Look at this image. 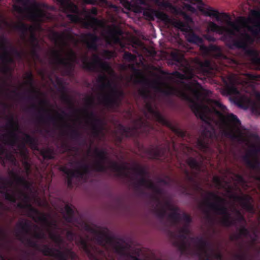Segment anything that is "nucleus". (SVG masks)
Masks as SVG:
<instances>
[{
  "label": "nucleus",
  "instance_id": "29",
  "mask_svg": "<svg viewBox=\"0 0 260 260\" xmlns=\"http://www.w3.org/2000/svg\"><path fill=\"white\" fill-rule=\"evenodd\" d=\"M75 163L80 166L79 169L75 170V172L77 174V177L78 178H83L86 175L90 173V168L88 164L79 161H76Z\"/></svg>",
  "mask_w": 260,
  "mask_h": 260
},
{
  "label": "nucleus",
  "instance_id": "12",
  "mask_svg": "<svg viewBox=\"0 0 260 260\" xmlns=\"http://www.w3.org/2000/svg\"><path fill=\"white\" fill-rule=\"evenodd\" d=\"M7 39L4 36L0 37V58L4 64L2 68V73L5 74L11 71L9 64L15 62L14 58L7 50Z\"/></svg>",
  "mask_w": 260,
  "mask_h": 260
},
{
  "label": "nucleus",
  "instance_id": "20",
  "mask_svg": "<svg viewBox=\"0 0 260 260\" xmlns=\"http://www.w3.org/2000/svg\"><path fill=\"white\" fill-rule=\"evenodd\" d=\"M193 240L201 251V253H200V257L202 258L204 256L208 259L210 257L209 250H210L212 248L211 243L203 237H196L193 238Z\"/></svg>",
  "mask_w": 260,
  "mask_h": 260
},
{
  "label": "nucleus",
  "instance_id": "1",
  "mask_svg": "<svg viewBox=\"0 0 260 260\" xmlns=\"http://www.w3.org/2000/svg\"><path fill=\"white\" fill-rule=\"evenodd\" d=\"M5 118L8 121L6 127L11 131L4 136L5 143L11 147L17 146V148L14 149V153L19 154L22 158L25 172L27 176H29L31 173V169L28 161V150L26 145H28L32 150H38V140L20 129L18 122L15 120L13 114L6 116Z\"/></svg>",
  "mask_w": 260,
  "mask_h": 260
},
{
  "label": "nucleus",
  "instance_id": "40",
  "mask_svg": "<svg viewBox=\"0 0 260 260\" xmlns=\"http://www.w3.org/2000/svg\"><path fill=\"white\" fill-rule=\"evenodd\" d=\"M186 164L192 170L200 172L202 170V162L198 161L195 158L189 157L186 160Z\"/></svg>",
  "mask_w": 260,
  "mask_h": 260
},
{
  "label": "nucleus",
  "instance_id": "2",
  "mask_svg": "<svg viewBox=\"0 0 260 260\" xmlns=\"http://www.w3.org/2000/svg\"><path fill=\"white\" fill-rule=\"evenodd\" d=\"M145 81L146 84L155 89L165 95L178 96L188 102L189 103V107L191 110L196 116L200 118L205 123L210 124L209 122L210 118L208 115V113L210 111L209 107L205 104H200L198 102L202 96L201 91L202 87L199 83L196 82L192 85L187 86L188 90L191 93L194 98H192L186 92L176 87L166 85V88H162V86L165 84L159 80H156L150 82L146 79Z\"/></svg>",
  "mask_w": 260,
  "mask_h": 260
},
{
  "label": "nucleus",
  "instance_id": "54",
  "mask_svg": "<svg viewBox=\"0 0 260 260\" xmlns=\"http://www.w3.org/2000/svg\"><path fill=\"white\" fill-rule=\"evenodd\" d=\"M68 60L78 62V57L77 53L72 49L69 48L68 52Z\"/></svg>",
  "mask_w": 260,
  "mask_h": 260
},
{
  "label": "nucleus",
  "instance_id": "4",
  "mask_svg": "<svg viewBox=\"0 0 260 260\" xmlns=\"http://www.w3.org/2000/svg\"><path fill=\"white\" fill-rule=\"evenodd\" d=\"M16 1L22 4L24 8L15 5L13 6L14 10L19 13H22L24 11H25L28 14V18L32 21L40 23L51 18L49 14L43 10V9L48 8L46 4L34 1L29 6V0H16Z\"/></svg>",
  "mask_w": 260,
  "mask_h": 260
},
{
  "label": "nucleus",
  "instance_id": "37",
  "mask_svg": "<svg viewBox=\"0 0 260 260\" xmlns=\"http://www.w3.org/2000/svg\"><path fill=\"white\" fill-rule=\"evenodd\" d=\"M60 91H62V94L61 95V100L62 102L65 103L66 104L69 105L71 108L73 109L74 111L76 112H78L80 111L79 110L75 109L74 107L73 103L72 101L71 98L66 93L65 86L62 85L61 83L60 84Z\"/></svg>",
  "mask_w": 260,
  "mask_h": 260
},
{
  "label": "nucleus",
  "instance_id": "46",
  "mask_svg": "<svg viewBox=\"0 0 260 260\" xmlns=\"http://www.w3.org/2000/svg\"><path fill=\"white\" fill-rule=\"evenodd\" d=\"M38 120L42 123L51 122L54 126L57 125V120L56 117L50 115H48L46 117L43 115H40L38 117Z\"/></svg>",
  "mask_w": 260,
  "mask_h": 260
},
{
  "label": "nucleus",
  "instance_id": "11",
  "mask_svg": "<svg viewBox=\"0 0 260 260\" xmlns=\"http://www.w3.org/2000/svg\"><path fill=\"white\" fill-rule=\"evenodd\" d=\"M42 249V253L45 256H51L54 257L58 260H77L78 256L72 249L66 248L64 251L56 249L55 248L50 247L47 245H44Z\"/></svg>",
  "mask_w": 260,
  "mask_h": 260
},
{
  "label": "nucleus",
  "instance_id": "15",
  "mask_svg": "<svg viewBox=\"0 0 260 260\" xmlns=\"http://www.w3.org/2000/svg\"><path fill=\"white\" fill-rule=\"evenodd\" d=\"M52 55L55 63L62 65L64 67L63 75L71 76L74 71L75 63L78 62L68 60L67 58L63 57L60 52L57 50H53Z\"/></svg>",
  "mask_w": 260,
  "mask_h": 260
},
{
  "label": "nucleus",
  "instance_id": "53",
  "mask_svg": "<svg viewBox=\"0 0 260 260\" xmlns=\"http://www.w3.org/2000/svg\"><path fill=\"white\" fill-rule=\"evenodd\" d=\"M149 189H151L155 194L158 196H161L164 193L163 189L153 182L149 183Z\"/></svg>",
  "mask_w": 260,
  "mask_h": 260
},
{
  "label": "nucleus",
  "instance_id": "60",
  "mask_svg": "<svg viewBox=\"0 0 260 260\" xmlns=\"http://www.w3.org/2000/svg\"><path fill=\"white\" fill-rule=\"evenodd\" d=\"M211 252V259L212 258H215L217 260H223V256L220 252H215L214 249L212 248L210 249Z\"/></svg>",
  "mask_w": 260,
  "mask_h": 260
},
{
  "label": "nucleus",
  "instance_id": "48",
  "mask_svg": "<svg viewBox=\"0 0 260 260\" xmlns=\"http://www.w3.org/2000/svg\"><path fill=\"white\" fill-rule=\"evenodd\" d=\"M225 91L228 95H239L240 94L239 90L233 83L227 85L225 88Z\"/></svg>",
  "mask_w": 260,
  "mask_h": 260
},
{
  "label": "nucleus",
  "instance_id": "5",
  "mask_svg": "<svg viewBox=\"0 0 260 260\" xmlns=\"http://www.w3.org/2000/svg\"><path fill=\"white\" fill-rule=\"evenodd\" d=\"M208 197L205 202L208 208L216 214L223 216L221 224L225 227L231 226L235 223V220H231V214L225 206V200L213 191H207Z\"/></svg>",
  "mask_w": 260,
  "mask_h": 260
},
{
  "label": "nucleus",
  "instance_id": "9",
  "mask_svg": "<svg viewBox=\"0 0 260 260\" xmlns=\"http://www.w3.org/2000/svg\"><path fill=\"white\" fill-rule=\"evenodd\" d=\"M182 30L186 32L185 38L187 41L190 43L199 45L200 50L204 55L213 56L216 58L221 56V50L217 46L210 44L209 46H206L203 44V39L192 31H187L184 29H182Z\"/></svg>",
  "mask_w": 260,
  "mask_h": 260
},
{
  "label": "nucleus",
  "instance_id": "18",
  "mask_svg": "<svg viewBox=\"0 0 260 260\" xmlns=\"http://www.w3.org/2000/svg\"><path fill=\"white\" fill-rule=\"evenodd\" d=\"M9 182L7 179L0 176V193L6 200L15 203L17 200L16 191L8 187Z\"/></svg>",
  "mask_w": 260,
  "mask_h": 260
},
{
  "label": "nucleus",
  "instance_id": "61",
  "mask_svg": "<svg viewBox=\"0 0 260 260\" xmlns=\"http://www.w3.org/2000/svg\"><path fill=\"white\" fill-rule=\"evenodd\" d=\"M83 111L85 114L86 117L91 121L94 120V117H96L94 112L92 111H89L87 109H84Z\"/></svg>",
  "mask_w": 260,
  "mask_h": 260
},
{
  "label": "nucleus",
  "instance_id": "56",
  "mask_svg": "<svg viewBox=\"0 0 260 260\" xmlns=\"http://www.w3.org/2000/svg\"><path fill=\"white\" fill-rule=\"evenodd\" d=\"M156 216L161 220H163L167 214V211L165 207H160L155 209Z\"/></svg>",
  "mask_w": 260,
  "mask_h": 260
},
{
  "label": "nucleus",
  "instance_id": "36",
  "mask_svg": "<svg viewBox=\"0 0 260 260\" xmlns=\"http://www.w3.org/2000/svg\"><path fill=\"white\" fill-rule=\"evenodd\" d=\"M64 126L70 128V132L69 135L71 139L76 141L79 142L82 138V134L76 128H73L69 124L64 122Z\"/></svg>",
  "mask_w": 260,
  "mask_h": 260
},
{
  "label": "nucleus",
  "instance_id": "43",
  "mask_svg": "<svg viewBox=\"0 0 260 260\" xmlns=\"http://www.w3.org/2000/svg\"><path fill=\"white\" fill-rule=\"evenodd\" d=\"M137 175L141 177L146 176L148 174V172L146 167L142 166L136 164L134 167L131 168Z\"/></svg>",
  "mask_w": 260,
  "mask_h": 260
},
{
  "label": "nucleus",
  "instance_id": "63",
  "mask_svg": "<svg viewBox=\"0 0 260 260\" xmlns=\"http://www.w3.org/2000/svg\"><path fill=\"white\" fill-rule=\"evenodd\" d=\"M60 171L63 172L64 174H66L67 176H69L70 175L74 174L75 172V170H73L71 169H69L66 166H62L59 169Z\"/></svg>",
  "mask_w": 260,
  "mask_h": 260
},
{
  "label": "nucleus",
  "instance_id": "13",
  "mask_svg": "<svg viewBox=\"0 0 260 260\" xmlns=\"http://www.w3.org/2000/svg\"><path fill=\"white\" fill-rule=\"evenodd\" d=\"M226 32L230 40H231L232 44L236 48L242 49L246 51L247 48L248 44H252L253 42L252 37L247 33H243L240 35L238 39L233 38L235 36V32L231 29H226Z\"/></svg>",
  "mask_w": 260,
  "mask_h": 260
},
{
  "label": "nucleus",
  "instance_id": "41",
  "mask_svg": "<svg viewBox=\"0 0 260 260\" xmlns=\"http://www.w3.org/2000/svg\"><path fill=\"white\" fill-rule=\"evenodd\" d=\"M66 215L63 216L64 220L68 223H72L74 220V211L73 208L69 205L64 207Z\"/></svg>",
  "mask_w": 260,
  "mask_h": 260
},
{
  "label": "nucleus",
  "instance_id": "22",
  "mask_svg": "<svg viewBox=\"0 0 260 260\" xmlns=\"http://www.w3.org/2000/svg\"><path fill=\"white\" fill-rule=\"evenodd\" d=\"M233 198L235 200L239 202L242 207L247 212L252 214L255 212V209L252 203L253 200L249 195H234Z\"/></svg>",
  "mask_w": 260,
  "mask_h": 260
},
{
  "label": "nucleus",
  "instance_id": "3",
  "mask_svg": "<svg viewBox=\"0 0 260 260\" xmlns=\"http://www.w3.org/2000/svg\"><path fill=\"white\" fill-rule=\"evenodd\" d=\"M59 5V7L62 12L67 14V17L71 22L74 23H82L86 28H95L99 25V19L91 16L86 10L84 12L86 13L85 19L81 17V11L78 7L70 0H56Z\"/></svg>",
  "mask_w": 260,
  "mask_h": 260
},
{
  "label": "nucleus",
  "instance_id": "35",
  "mask_svg": "<svg viewBox=\"0 0 260 260\" xmlns=\"http://www.w3.org/2000/svg\"><path fill=\"white\" fill-rule=\"evenodd\" d=\"M17 236L22 242L24 243L28 246L34 248L42 253V249L43 248V246L45 244L40 246L36 241L30 238H24L19 233L17 234Z\"/></svg>",
  "mask_w": 260,
  "mask_h": 260
},
{
  "label": "nucleus",
  "instance_id": "45",
  "mask_svg": "<svg viewBox=\"0 0 260 260\" xmlns=\"http://www.w3.org/2000/svg\"><path fill=\"white\" fill-rule=\"evenodd\" d=\"M236 215V218H233L231 217V220H235V223L232 224L233 225H236L237 223L246 224V220L244 216L242 214L241 212L236 209L234 210Z\"/></svg>",
  "mask_w": 260,
  "mask_h": 260
},
{
  "label": "nucleus",
  "instance_id": "57",
  "mask_svg": "<svg viewBox=\"0 0 260 260\" xmlns=\"http://www.w3.org/2000/svg\"><path fill=\"white\" fill-rule=\"evenodd\" d=\"M156 4L157 6L164 8H169L170 9H174V7L172 4L168 1L160 2L158 0L156 1Z\"/></svg>",
  "mask_w": 260,
  "mask_h": 260
},
{
  "label": "nucleus",
  "instance_id": "55",
  "mask_svg": "<svg viewBox=\"0 0 260 260\" xmlns=\"http://www.w3.org/2000/svg\"><path fill=\"white\" fill-rule=\"evenodd\" d=\"M146 176H142L137 181L138 186H145L149 188V183H152V181L146 178Z\"/></svg>",
  "mask_w": 260,
  "mask_h": 260
},
{
  "label": "nucleus",
  "instance_id": "25",
  "mask_svg": "<svg viewBox=\"0 0 260 260\" xmlns=\"http://www.w3.org/2000/svg\"><path fill=\"white\" fill-rule=\"evenodd\" d=\"M252 147V149L250 150L249 153L243 156V160L246 166L249 168L253 170L258 169L260 168L259 161L257 159L252 161L250 158V154H255L258 152V149L254 146Z\"/></svg>",
  "mask_w": 260,
  "mask_h": 260
},
{
  "label": "nucleus",
  "instance_id": "14",
  "mask_svg": "<svg viewBox=\"0 0 260 260\" xmlns=\"http://www.w3.org/2000/svg\"><path fill=\"white\" fill-rule=\"evenodd\" d=\"M92 56L93 60L91 62L88 60L87 56L84 57L82 63L83 68L84 69L91 72L97 71L98 67L105 71H108L111 69L109 64L106 62L102 61L99 55L94 54Z\"/></svg>",
  "mask_w": 260,
  "mask_h": 260
},
{
  "label": "nucleus",
  "instance_id": "16",
  "mask_svg": "<svg viewBox=\"0 0 260 260\" xmlns=\"http://www.w3.org/2000/svg\"><path fill=\"white\" fill-rule=\"evenodd\" d=\"M221 118L223 124L228 128L223 131L224 134L228 137H232L234 136L233 132L230 129L231 126L238 127L241 125V121L236 115L233 113L223 115L221 114Z\"/></svg>",
  "mask_w": 260,
  "mask_h": 260
},
{
  "label": "nucleus",
  "instance_id": "34",
  "mask_svg": "<svg viewBox=\"0 0 260 260\" xmlns=\"http://www.w3.org/2000/svg\"><path fill=\"white\" fill-rule=\"evenodd\" d=\"M3 157L14 164L17 161L14 154L12 152H9L4 146L0 144V161L3 160Z\"/></svg>",
  "mask_w": 260,
  "mask_h": 260
},
{
  "label": "nucleus",
  "instance_id": "44",
  "mask_svg": "<svg viewBox=\"0 0 260 260\" xmlns=\"http://www.w3.org/2000/svg\"><path fill=\"white\" fill-rule=\"evenodd\" d=\"M38 220L44 224L46 226L54 229H57L58 225L55 220L50 221L45 214H42L38 217Z\"/></svg>",
  "mask_w": 260,
  "mask_h": 260
},
{
  "label": "nucleus",
  "instance_id": "28",
  "mask_svg": "<svg viewBox=\"0 0 260 260\" xmlns=\"http://www.w3.org/2000/svg\"><path fill=\"white\" fill-rule=\"evenodd\" d=\"M103 102L107 107L114 109L118 108L121 105L122 100L109 94L104 96Z\"/></svg>",
  "mask_w": 260,
  "mask_h": 260
},
{
  "label": "nucleus",
  "instance_id": "50",
  "mask_svg": "<svg viewBox=\"0 0 260 260\" xmlns=\"http://www.w3.org/2000/svg\"><path fill=\"white\" fill-rule=\"evenodd\" d=\"M17 206L19 208L28 209L31 213L35 214H39L38 210L33 207L29 203L23 204L22 203H18L17 204Z\"/></svg>",
  "mask_w": 260,
  "mask_h": 260
},
{
  "label": "nucleus",
  "instance_id": "6",
  "mask_svg": "<svg viewBox=\"0 0 260 260\" xmlns=\"http://www.w3.org/2000/svg\"><path fill=\"white\" fill-rule=\"evenodd\" d=\"M94 152L98 158L92 166V170L98 172H106L108 169H111L113 172L116 173L118 176H126L125 172L128 168L125 165H120L117 162L113 161L109 162L110 165L107 166L105 162L108 160L107 153L106 150L95 148Z\"/></svg>",
  "mask_w": 260,
  "mask_h": 260
},
{
  "label": "nucleus",
  "instance_id": "52",
  "mask_svg": "<svg viewBox=\"0 0 260 260\" xmlns=\"http://www.w3.org/2000/svg\"><path fill=\"white\" fill-rule=\"evenodd\" d=\"M199 65L204 73H208L212 69L211 62L208 60L200 62Z\"/></svg>",
  "mask_w": 260,
  "mask_h": 260
},
{
  "label": "nucleus",
  "instance_id": "47",
  "mask_svg": "<svg viewBox=\"0 0 260 260\" xmlns=\"http://www.w3.org/2000/svg\"><path fill=\"white\" fill-rule=\"evenodd\" d=\"M40 152L44 159H52L54 158L53 150L49 148L41 149Z\"/></svg>",
  "mask_w": 260,
  "mask_h": 260
},
{
  "label": "nucleus",
  "instance_id": "27",
  "mask_svg": "<svg viewBox=\"0 0 260 260\" xmlns=\"http://www.w3.org/2000/svg\"><path fill=\"white\" fill-rule=\"evenodd\" d=\"M245 54L250 58L251 63L260 69V56L259 52L254 49H247Z\"/></svg>",
  "mask_w": 260,
  "mask_h": 260
},
{
  "label": "nucleus",
  "instance_id": "49",
  "mask_svg": "<svg viewBox=\"0 0 260 260\" xmlns=\"http://www.w3.org/2000/svg\"><path fill=\"white\" fill-rule=\"evenodd\" d=\"M110 88L111 92L110 95L122 101L125 95L124 91L122 90L117 89L115 87H111Z\"/></svg>",
  "mask_w": 260,
  "mask_h": 260
},
{
  "label": "nucleus",
  "instance_id": "19",
  "mask_svg": "<svg viewBox=\"0 0 260 260\" xmlns=\"http://www.w3.org/2000/svg\"><path fill=\"white\" fill-rule=\"evenodd\" d=\"M203 138H200L197 140V145L198 148L203 152H206L209 148L208 140L207 138L212 139L215 135V131L214 127L211 129L205 128L202 132Z\"/></svg>",
  "mask_w": 260,
  "mask_h": 260
},
{
  "label": "nucleus",
  "instance_id": "10",
  "mask_svg": "<svg viewBox=\"0 0 260 260\" xmlns=\"http://www.w3.org/2000/svg\"><path fill=\"white\" fill-rule=\"evenodd\" d=\"M145 108L147 112L152 115L156 121L169 127L178 137L181 138H184L186 137V131H183L176 125H173L159 111L155 109L151 103L147 102L145 105Z\"/></svg>",
  "mask_w": 260,
  "mask_h": 260
},
{
  "label": "nucleus",
  "instance_id": "38",
  "mask_svg": "<svg viewBox=\"0 0 260 260\" xmlns=\"http://www.w3.org/2000/svg\"><path fill=\"white\" fill-rule=\"evenodd\" d=\"M96 81L100 84L99 87L101 89L111 87V84L108 80L107 76L105 74L99 75L96 79Z\"/></svg>",
  "mask_w": 260,
  "mask_h": 260
},
{
  "label": "nucleus",
  "instance_id": "64",
  "mask_svg": "<svg viewBox=\"0 0 260 260\" xmlns=\"http://www.w3.org/2000/svg\"><path fill=\"white\" fill-rule=\"evenodd\" d=\"M54 242L56 244L57 246L58 247V249L61 250L62 246L64 243V240L60 235H58L57 237L56 238L55 240L54 241Z\"/></svg>",
  "mask_w": 260,
  "mask_h": 260
},
{
  "label": "nucleus",
  "instance_id": "31",
  "mask_svg": "<svg viewBox=\"0 0 260 260\" xmlns=\"http://www.w3.org/2000/svg\"><path fill=\"white\" fill-rule=\"evenodd\" d=\"M14 28L20 32L23 39H25L28 31H34V27L31 25H28L24 22H19L14 25Z\"/></svg>",
  "mask_w": 260,
  "mask_h": 260
},
{
  "label": "nucleus",
  "instance_id": "39",
  "mask_svg": "<svg viewBox=\"0 0 260 260\" xmlns=\"http://www.w3.org/2000/svg\"><path fill=\"white\" fill-rule=\"evenodd\" d=\"M13 176L14 180L18 185L22 186L24 189L27 190L30 189L31 184L29 181H27L25 177L15 174H14Z\"/></svg>",
  "mask_w": 260,
  "mask_h": 260
},
{
  "label": "nucleus",
  "instance_id": "59",
  "mask_svg": "<svg viewBox=\"0 0 260 260\" xmlns=\"http://www.w3.org/2000/svg\"><path fill=\"white\" fill-rule=\"evenodd\" d=\"M112 34V37L116 42L119 41V39L117 36L121 35L122 34V31L119 29L114 28L110 31Z\"/></svg>",
  "mask_w": 260,
  "mask_h": 260
},
{
  "label": "nucleus",
  "instance_id": "58",
  "mask_svg": "<svg viewBox=\"0 0 260 260\" xmlns=\"http://www.w3.org/2000/svg\"><path fill=\"white\" fill-rule=\"evenodd\" d=\"M11 52L19 59H22L25 54L24 51H20L13 46H11Z\"/></svg>",
  "mask_w": 260,
  "mask_h": 260
},
{
  "label": "nucleus",
  "instance_id": "26",
  "mask_svg": "<svg viewBox=\"0 0 260 260\" xmlns=\"http://www.w3.org/2000/svg\"><path fill=\"white\" fill-rule=\"evenodd\" d=\"M71 29L68 28L65 29L61 34L55 32L54 36L57 40L61 42L63 46L67 45V40H70L71 41H75L76 43L78 41L76 39L70 34Z\"/></svg>",
  "mask_w": 260,
  "mask_h": 260
},
{
  "label": "nucleus",
  "instance_id": "30",
  "mask_svg": "<svg viewBox=\"0 0 260 260\" xmlns=\"http://www.w3.org/2000/svg\"><path fill=\"white\" fill-rule=\"evenodd\" d=\"M252 15L257 19H260V11L253 10L251 12ZM248 30L251 34L254 36H257L260 34V21L256 22L255 24L248 28Z\"/></svg>",
  "mask_w": 260,
  "mask_h": 260
},
{
  "label": "nucleus",
  "instance_id": "8",
  "mask_svg": "<svg viewBox=\"0 0 260 260\" xmlns=\"http://www.w3.org/2000/svg\"><path fill=\"white\" fill-rule=\"evenodd\" d=\"M181 220L184 222V225L179 228L176 233L170 232V235L171 238L174 240L173 245L183 251L186 248V240L190 233L189 225L192 219L189 215L183 213L181 215Z\"/></svg>",
  "mask_w": 260,
  "mask_h": 260
},
{
  "label": "nucleus",
  "instance_id": "62",
  "mask_svg": "<svg viewBox=\"0 0 260 260\" xmlns=\"http://www.w3.org/2000/svg\"><path fill=\"white\" fill-rule=\"evenodd\" d=\"M123 58L129 62L133 61L136 59V56L129 52H125L123 54Z\"/></svg>",
  "mask_w": 260,
  "mask_h": 260
},
{
  "label": "nucleus",
  "instance_id": "32",
  "mask_svg": "<svg viewBox=\"0 0 260 260\" xmlns=\"http://www.w3.org/2000/svg\"><path fill=\"white\" fill-rule=\"evenodd\" d=\"M91 122L92 134L94 137H98L102 132L103 121L101 118L96 116Z\"/></svg>",
  "mask_w": 260,
  "mask_h": 260
},
{
  "label": "nucleus",
  "instance_id": "33",
  "mask_svg": "<svg viewBox=\"0 0 260 260\" xmlns=\"http://www.w3.org/2000/svg\"><path fill=\"white\" fill-rule=\"evenodd\" d=\"M17 227L19 229L21 234L23 235H30L31 234L32 225L31 223L28 221H19L17 224Z\"/></svg>",
  "mask_w": 260,
  "mask_h": 260
},
{
  "label": "nucleus",
  "instance_id": "7",
  "mask_svg": "<svg viewBox=\"0 0 260 260\" xmlns=\"http://www.w3.org/2000/svg\"><path fill=\"white\" fill-rule=\"evenodd\" d=\"M152 129L150 122L142 117L134 120L133 126H125L122 124L118 125V129L121 132L122 135L126 138H136L140 133L147 135Z\"/></svg>",
  "mask_w": 260,
  "mask_h": 260
},
{
  "label": "nucleus",
  "instance_id": "24",
  "mask_svg": "<svg viewBox=\"0 0 260 260\" xmlns=\"http://www.w3.org/2000/svg\"><path fill=\"white\" fill-rule=\"evenodd\" d=\"M143 15L151 20H153L154 17L163 21L168 22L170 20L168 15L166 13L159 10L151 8L145 9L143 11Z\"/></svg>",
  "mask_w": 260,
  "mask_h": 260
},
{
  "label": "nucleus",
  "instance_id": "21",
  "mask_svg": "<svg viewBox=\"0 0 260 260\" xmlns=\"http://www.w3.org/2000/svg\"><path fill=\"white\" fill-rule=\"evenodd\" d=\"M206 15L209 16H212L217 19V21L220 20V16H221L222 18L226 22V23L231 26L235 30H238V27L237 26L235 23L231 21V18L229 14L225 13H222L219 14V12L212 8H209L207 10Z\"/></svg>",
  "mask_w": 260,
  "mask_h": 260
},
{
  "label": "nucleus",
  "instance_id": "17",
  "mask_svg": "<svg viewBox=\"0 0 260 260\" xmlns=\"http://www.w3.org/2000/svg\"><path fill=\"white\" fill-rule=\"evenodd\" d=\"M148 153L151 158L166 161L170 154L169 144L164 147L160 145L152 146L148 150Z\"/></svg>",
  "mask_w": 260,
  "mask_h": 260
},
{
  "label": "nucleus",
  "instance_id": "51",
  "mask_svg": "<svg viewBox=\"0 0 260 260\" xmlns=\"http://www.w3.org/2000/svg\"><path fill=\"white\" fill-rule=\"evenodd\" d=\"M172 60L181 64L184 59L183 56L177 51L172 52L170 54Z\"/></svg>",
  "mask_w": 260,
  "mask_h": 260
},
{
  "label": "nucleus",
  "instance_id": "23",
  "mask_svg": "<svg viewBox=\"0 0 260 260\" xmlns=\"http://www.w3.org/2000/svg\"><path fill=\"white\" fill-rule=\"evenodd\" d=\"M82 41L85 43L89 50L96 51L98 47L97 42L99 40V37L95 34L88 32L81 35Z\"/></svg>",
  "mask_w": 260,
  "mask_h": 260
},
{
  "label": "nucleus",
  "instance_id": "42",
  "mask_svg": "<svg viewBox=\"0 0 260 260\" xmlns=\"http://www.w3.org/2000/svg\"><path fill=\"white\" fill-rule=\"evenodd\" d=\"M179 208L177 207H175L171 210L172 212L168 215L169 218L175 224H177L181 221V214L179 213Z\"/></svg>",
  "mask_w": 260,
  "mask_h": 260
}]
</instances>
